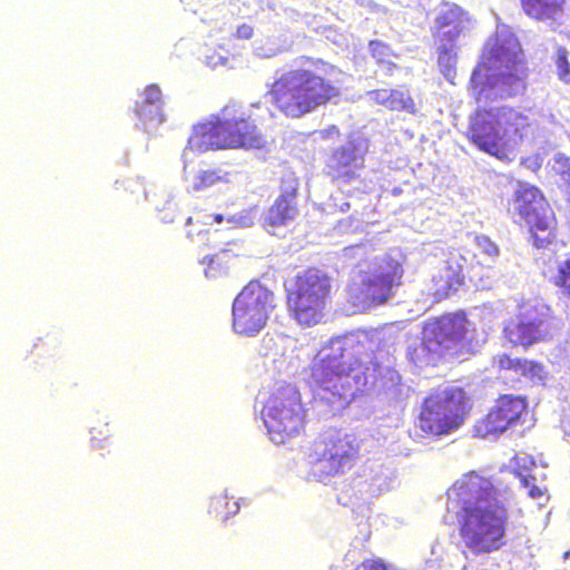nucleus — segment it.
Segmentation results:
<instances>
[{
    "instance_id": "f3484780",
    "label": "nucleus",
    "mask_w": 570,
    "mask_h": 570,
    "mask_svg": "<svg viewBox=\"0 0 570 570\" xmlns=\"http://www.w3.org/2000/svg\"><path fill=\"white\" fill-rule=\"evenodd\" d=\"M365 167V151L355 144L336 148L326 165V175L332 181L350 184L360 177Z\"/></svg>"
},
{
    "instance_id": "b1692460",
    "label": "nucleus",
    "mask_w": 570,
    "mask_h": 570,
    "mask_svg": "<svg viewBox=\"0 0 570 570\" xmlns=\"http://www.w3.org/2000/svg\"><path fill=\"white\" fill-rule=\"evenodd\" d=\"M530 240L537 248H547L558 238V223L552 208L525 222Z\"/></svg>"
},
{
    "instance_id": "20e7f679",
    "label": "nucleus",
    "mask_w": 570,
    "mask_h": 570,
    "mask_svg": "<svg viewBox=\"0 0 570 570\" xmlns=\"http://www.w3.org/2000/svg\"><path fill=\"white\" fill-rule=\"evenodd\" d=\"M354 347L353 341L338 342L312 367L317 394L333 413L347 407L358 390L355 371L361 366V358Z\"/></svg>"
},
{
    "instance_id": "72a5a7b5",
    "label": "nucleus",
    "mask_w": 570,
    "mask_h": 570,
    "mask_svg": "<svg viewBox=\"0 0 570 570\" xmlns=\"http://www.w3.org/2000/svg\"><path fill=\"white\" fill-rule=\"evenodd\" d=\"M229 250H222L210 256L203 258L202 264L207 265L205 274L207 277H216L220 272L226 271L227 265L230 261Z\"/></svg>"
},
{
    "instance_id": "5701e85b",
    "label": "nucleus",
    "mask_w": 570,
    "mask_h": 570,
    "mask_svg": "<svg viewBox=\"0 0 570 570\" xmlns=\"http://www.w3.org/2000/svg\"><path fill=\"white\" fill-rule=\"evenodd\" d=\"M163 94L160 88L155 85L145 87L140 95V99L135 104V114L142 125L155 124L160 125L166 120L163 112Z\"/></svg>"
},
{
    "instance_id": "f8f14e48",
    "label": "nucleus",
    "mask_w": 570,
    "mask_h": 570,
    "mask_svg": "<svg viewBox=\"0 0 570 570\" xmlns=\"http://www.w3.org/2000/svg\"><path fill=\"white\" fill-rule=\"evenodd\" d=\"M527 410L525 397L501 394L488 412L475 421L472 429L473 436L481 440H497L507 431L521 425Z\"/></svg>"
},
{
    "instance_id": "9d476101",
    "label": "nucleus",
    "mask_w": 570,
    "mask_h": 570,
    "mask_svg": "<svg viewBox=\"0 0 570 570\" xmlns=\"http://www.w3.org/2000/svg\"><path fill=\"white\" fill-rule=\"evenodd\" d=\"M360 460V443L355 435L340 431L325 432L317 436L309 452L314 473L321 478L343 475Z\"/></svg>"
},
{
    "instance_id": "473e14b6",
    "label": "nucleus",
    "mask_w": 570,
    "mask_h": 570,
    "mask_svg": "<svg viewBox=\"0 0 570 570\" xmlns=\"http://www.w3.org/2000/svg\"><path fill=\"white\" fill-rule=\"evenodd\" d=\"M368 49L371 57L376 63L385 67L390 73L399 68L397 65L392 61L395 55L387 43L381 40H371L368 42Z\"/></svg>"
},
{
    "instance_id": "58836bf2",
    "label": "nucleus",
    "mask_w": 570,
    "mask_h": 570,
    "mask_svg": "<svg viewBox=\"0 0 570 570\" xmlns=\"http://www.w3.org/2000/svg\"><path fill=\"white\" fill-rule=\"evenodd\" d=\"M254 36V28L248 23L239 24L233 37L237 40H249Z\"/></svg>"
},
{
    "instance_id": "4be33fe9",
    "label": "nucleus",
    "mask_w": 570,
    "mask_h": 570,
    "mask_svg": "<svg viewBox=\"0 0 570 570\" xmlns=\"http://www.w3.org/2000/svg\"><path fill=\"white\" fill-rule=\"evenodd\" d=\"M497 114L500 120L501 134L507 141L508 148L511 144L518 145L532 131V122L529 117L521 111L509 107H497Z\"/></svg>"
},
{
    "instance_id": "2f4dec72",
    "label": "nucleus",
    "mask_w": 570,
    "mask_h": 570,
    "mask_svg": "<svg viewBox=\"0 0 570 570\" xmlns=\"http://www.w3.org/2000/svg\"><path fill=\"white\" fill-rule=\"evenodd\" d=\"M438 66L440 72L452 81L455 76V66L458 61V46L450 43H436Z\"/></svg>"
},
{
    "instance_id": "c85d7f7f",
    "label": "nucleus",
    "mask_w": 570,
    "mask_h": 570,
    "mask_svg": "<svg viewBox=\"0 0 570 570\" xmlns=\"http://www.w3.org/2000/svg\"><path fill=\"white\" fill-rule=\"evenodd\" d=\"M475 250L472 253V258L475 264L482 267H490L499 254L498 245L485 235H476L473 238Z\"/></svg>"
},
{
    "instance_id": "a19ab883",
    "label": "nucleus",
    "mask_w": 570,
    "mask_h": 570,
    "mask_svg": "<svg viewBox=\"0 0 570 570\" xmlns=\"http://www.w3.org/2000/svg\"><path fill=\"white\" fill-rule=\"evenodd\" d=\"M128 184H129V187H130V188H131V187H136V186H137V187H141V184H140V183H138V181H135V180H130Z\"/></svg>"
},
{
    "instance_id": "ea45409f",
    "label": "nucleus",
    "mask_w": 570,
    "mask_h": 570,
    "mask_svg": "<svg viewBox=\"0 0 570 570\" xmlns=\"http://www.w3.org/2000/svg\"><path fill=\"white\" fill-rule=\"evenodd\" d=\"M212 223L220 224L224 222V216L222 214L209 215Z\"/></svg>"
},
{
    "instance_id": "4468645a",
    "label": "nucleus",
    "mask_w": 570,
    "mask_h": 570,
    "mask_svg": "<svg viewBox=\"0 0 570 570\" xmlns=\"http://www.w3.org/2000/svg\"><path fill=\"white\" fill-rule=\"evenodd\" d=\"M552 322L548 313L537 307L522 305L514 318L507 321L503 337L511 346L529 348L531 345L546 341L551 336Z\"/></svg>"
},
{
    "instance_id": "0eeeda50",
    "label": "nucleus",
    "mask_w": 570,
    "mask_h": 570,
    "mask_svg": "<svg viewBox=\"0 0 570 570\" xmlns=\"http://www.w3.org/2000/svg\"><path fill=\"white\" fill-rule=\"evenodd\" d=\"M472 407V397L463 387L435 389L422 401L416 428L424 436L449 435L464 424Z\"/></svg>"
},
{
    "instance_id": "c756f323",
    "label": "nucleus",
    "mask_w": 570,
    "mask_h": 570,
    "mask_svg": "<svg viewBox=\"0 0 570 570\" xmlns=\"http://www.w3.org/2000/svg\"><path fill=\"white\" fill-rule=\"evenodd\" d=\"M238 511L239 504L234 497L220 493L210 498L208 513L218 521L225 522Z\"/></svg>"
},
{
    "instance_id": "a878e982",
    "label": "nucleus",
    "mask_w": 570,
    "mask_h": 570,
    "mask_svg": "<svg viewBox=\"0 0 570 570\" xmlns=\"http://www.w3.org/2000/svg\"><path fill=\"white\" fill-rule=\"evenodd\" d=\"M367 95L372 101L384 106L389 110L405 111L407 114L416 112L414 99L407 91L381 88L371 90Z\"/></svg>"
},
{
    "instance_id": "f704fd0d",
    "label": "nucleus",
    "mask_w": 570,
    "mask_h": 570,
    "mask_svg": "<svg viewBox=\"0 0 570 570\" xmlns=\"http://www.w3.org/2000/svg\"><path fill=\"white\" fill-rule=\"evenodd\" d=\"M112 430L108 422L99 421L97 425L90 430V442L94 448L101 449L105 443L111 438Z\"/></svg>"
},
{
    "instance_id": "ddd939ff",
    "label": "nucleus",
    "mask_w": 570,
    "mask_h": 570,
    "mask_svg": "<svg viewBox=\"0 0 570 570\" xmlns=\"http://www.w3.org/2000/svg\"><path fill=\"white\" fill-rule=\"evenodd\" d=\"M466 137L479 150L510 161L511 149L501 134L497 108H479L470 119Z\"/></svg>"
},
{
    "instance_id": "412c9836",
    "label": "nucleus",
    "mask_w": 570,
    "mask_h": 570,
    "mask_svg": "<svg viewBox=\"0 0 570 570\" xmlns=\"http://www.w3.org/2000/svg\"><path fill=\"white\" fill-rule=\"evenodd\" d=\"M511 204L513 213L524 222L551 208L543 193L537 186L528 183L518 184Z\"/></svg>"
},
{
    "instance_id": "4c0bfd02",
    "label": "nucleus",
    "mask_w": 570,
    "mask_h": 570,
    "mask_svg": "<svg viewBox=\"0 0 570 570\" xmlns=\"http://www.w3.org/2000/svg\"><path fill=\"white\" fill-rule=\"evenodd\" d=\"M521 476V483L524 488L528 489V495L532 499L541 498L544 493V490L541 489L539 485L534 484V478L531 475H523Z\"/></svg>"
},
{
    "instance_id": "393cba45",
    "label": "nucleus",
    "mask_w": 570,
    "mask_h": 570,
    "mask_svg": "<svg viewBox=\"0 0 570 570\" xmlns=\"http://www.w3.org/2000/svg\"><path fill=\"white\" fill-rule=\"evenodd\" d=\"M522 12L538 22L557 21L563 16L567 0H519Z\"/></svg>"
},
{
    "instance_id": "423d86ee",
    "label": "nucleus",
    "mask_w": 570,
    "mask_h": 570,
    "mask_svg": "<svg viewBox=\"0 0 570 570\" xmlns=\"http://www.w3.org/2000/svg\"><path fill=\"white\" fill-rule=\"evenodd\" d=\"M469 320L464 312L445 313L424 323L422 340L407 350L409 360L419 367L436 366L446 355H458L469 340Z\"/></svg>"
},
{
    "instance_id": "2eb2a0df",
    "label": "nucleus",
    "mask_w": 570,
    "mask_h": 570,
    "mask_svg": "<svg viewBox=\"0 0 570 570\" xmlns=\"http://www.w3.org/2000/svg\"><path fill=\"white\" fill-rule=\"evenodd\" d=\"M227 149H263L266 145L263 132L244 111L235 106L223 108Z\"/></svg>"
},
{
    "instance_id": "6e6552de",
    "label": "nucleus",
    "mask_w": 570,
    "mask_h": 570,
    "mask_svg": "<svg viewBox=\"0 0 570 570\" xmlns=\"http://www.w3.org/2000/svg\"><path fill=\"white\" fill-rule=\"evenodd\" d=\"M403 264L390 256L376 258L367 269H357L346 286L348 303L358 311L387 303L403 283Z\"/></svg>"
},
{
    "instance_id": "37998d69",
    "label": "nucleus",
    "mask_w": 570,
    "mask_h": 570,
    "mask_svg": "<svg viewBox=\"0 0 570 570\" xmlns=\"http://www.w3.org/2000/svg\"><path fill=\"white\" fill-rule=\"evenodd\" d=\"M191 222H193L191 217L187 219V224H191Z\"/></svg>"
},
{
    "instance_id": "e433bc0d",
    "label": "nucleus",
    "mask_w": 570,
    "mask_h": 570,
    "mask_svg": "<svg viewBox=\"0 0 570 570\" xmlns=\"http://www.w3.org/2000/svg\"><path fill=\"white\" fill-rule=\"evenodd\" d=\"M355 570H393L387 563L381 558H368L361 561Z\"/></svg>"
},
{
    "instance_id": "f257e3e1",
    "label": "nucleus",
    "mask_w": 570,
    "mask_h": 570,
    "mask_svg": "<svg viewBox=\"0 0 570 570\" xmlns=\"http://www.w3.org/2000/svg\"><path fill=\"white\" fill-rule=\"evenodd\" d=\"M446 512L456 515L460 538L474 554L505 546L509 513L489 479L469 472L455 481L446 491Z\"/></svg>"
},
{
    "instance_id": "39448f33",
    "label": "nucleus",
    "mask_w": 570,
    "mask_h": 570,
    "mask_svg": "<svg viewBox=\"0 0 570 570\" xmlns=\"http://www.w3.org/2000/svg\"><path fill=\"white\" fill-rule=\"evenodd\" d=\"M288 316L301 327L320 324L332 294V279L317 267H306L284 281Z\"/></svg>"
},
{
    "instance_id": "aec40b11",
    "label": "nucleus",
    "mask_w": 570,
    "mask_h": 570,
    "mask_svg": "<svg viewBox=\"0 0 570 570\" xmlns=\"http://www.w3.org/2000/svg\"><path fill=\"white\" fill-rule=\"evenodd\" d=\"M469 21L468 13L458 4H444L434 18L432 31L436 43L456 45Z\"/></svg>"
},
{
    "instance_id": "f03ea898",
    "label": "nucleus",
    "mask_w": 570,
    "mask_h": 570,
    "mask_svg": "<svg viewBox=\"0 0 570 570\" xmlns=\"http://www.w3.org/2000/svg\"><path fill=\"white\" fill-rule=\"evenodd\" d=\"M337 75V68L324 59L302 56L274 77L266 97L277 112L298 119L338 100Z\"/></svg>"
},
{
    "instance_id": "79ce46f5",
    "label": "nucleus",
    "mask_w": 570,
    "mask_h": 570,
    "mask_svg": "<svg viewBox=\"0 0 570 570\" xmlns=\"http://www.w3.org/2000/svg\"><path fill=\"white\" fill-rule=\"evenodd\" d=\"M563 559H564V560H570V550H568V551H566V552L563 553Z\"/></svg>"
},
{
    "instance_id": "6ab92c4d",
    "label": "nucleus",
    "mask_w": 570,
    "mask_h": 570,
    "mask_svg": "<svg viewBox=\"0 0 570 570\" xmlns=\"http://www.w3.org/2000/svg\"><path fill=\"white\" fill-rule=\"evenodd\" d=\"M468 259L460 248H450L442 268L432 277L436 299H445L464 284L463 264Z\"/></svg>"
},
{
    "instance_id": "7ed1b4c3",
    "label": "nucleus",
    "mask_w": 570,
    "mask_h": 570,
    "mask_svg": "<svg viewBox=\"0 0 570 570\" xmlns=\"http://www.w3.org/2000/svg\"><path fill=\"white\" fill-rule=\"evenodd\" d=\"M529 68L519 43L509 46L495 41L482 53L481 61L471 76V87L478 102L487 101L488 91L497 89L495 96L510 98L527 89Z\"/></svg>"
},
{
    "instance_id": "9b49d317",
    "label": "nucleus",
    "mask_w": 570,
    "mask_h": 570,
    "mask_svg": "<svg viewBox=\"0 0 570 570\" xmlns=\"http://www.w3.org/2000/svg\"><path fill=\"white\" fill-rule=\"evenodd\" d=\"M275 296L259 282H249L233 302V330L244 336L258 334L274 311Z\"/></svg>"
},
{
    "instance_id": "a211bd4d",
    "label": "nucleus",
    "mask_w": 570,
    "mask_h": 570,
    "mask_svg": "<svg viewBox=\"0 0 570 570\" xmlns=\"http://www.w3.org/2000/svg\"><path fill=\"white\" fill-rule=\"evenodd\" d=\"M223 109L195 124L187 147L197 153L227 149Z\"/></svg>"
},
{
    "instance_id": "cd10ccee",
    "label": "nucleus",
    "mask_w": 570,
    "mask_h": 570,
    "mask_svg": "<svg viewBox=\"0 0 570 570\" xmlns=\"http://www.w3.org/2000/svg\"><path fill=\"white\" fill-rule=\"evenodd\" d=\"M226 181L227 174L222 169H200L191 177L187 189L189 193H198Z\"/></svg>"
},
{
    "instance_id": "1a4fd4ad",
    "label": "nucleus",
    "mask_w": 570,
    "mask_h": 570,
    "mask_svg": "<svg viewBox=\"0 0 570 570\" xmlns=\"http://www.w3.org/2000/svg\"><path fill=\"white\" fill-rule=\"evenodd\" d=\"M262 417L269 439L276 444L298 435L305 426V409L297 389L285 384L273 390L262 409Z\"/></svg>"
},
{
    "instance_id": "dca6fc26",
    "label": "nucleus",
    "mask_w": 570,
    "mask_h": 570,
    "mask_svg": "<svg viewBox=\"0 0 570 570\" xmlns=\"http://www.w3.org/2000/svg\"><path fill=\"white\" fill-rule=\"evenodd\" d=\"M298 179L291 175L281 179L279 195L263 219V226L269 234L276 235L279 228L287 227L298 216Z\"/></svg>"
},
{
    "instance_id": "7c9ffc66",
    "label": "nucleus",
    "mask_w": 570,
    "mask_h": 570,
    "mask_svg": "<svg viewBox=\"0 0 570 570\" xmlns=\"http://www.w3.org/2000/svg\"><path fill=\"white\" fill-rule=\"evenodd\" d=\"M543 275L564 297L570 299V253L558 262L554 272L546 271Z\"/></svg>"
},
{
    "instance_id": "bb28decb",
    "label": "nucleus",
    "mask_w": 570,
    "mask_h": 570,
    "mask_svg": "<svg viewBox=\"0 0 570 570\" xmlns=\"http://www.w3.org/2000/svg\"><path fill=\"white\" fill-rule=\"evenodd\" d=\"M495 363L500 370L511 371L517 375L531 380H543L547 374L544 365L534 360L511 357L508 354H501L497 356Z\"/></svg>"
},
{
    "instance_id": "c9c22d12",
    "label": "nucleus",
    "mask_w": 570,
    "mask_h": 570,
    "mask_svg": "<svg viewBox=\"0 0 570 570\" xmlns=\"http://www.w3.org/2000/svg\"><path fill=\"white\" fill-rule=\"evenodd\" d=\"M557 75L563 82H570V62L568 60V51L564 47H558L554 58Z\"/></svg>"
}]
</instances>
